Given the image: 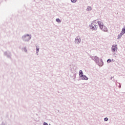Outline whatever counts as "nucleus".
Here are the masks:
<instances>
[{"label":"nucleus","mask_w":125,"mask_h":125,"mask_svg":"<svg viewBox=\"0 0 125 125\" xmlns=\"http://www.w3.org/2000/svg\"><path fill=\"white\" fill-rule=\"evenodd\" d=\"M123 35H124V33H123V32L121 31V32L120 33V34L119 35L122 37V36H123Z\"/></svg>","instance_id":"obj_17"},{"label":"nucleus","mask_w":125,"mask_h":125,"mask_svg":"<svg viewBox=\"0 0 125 125\" xmlns=\"http://www.w3.org/2000/svg\"><path fill=\"white\" fill-rule=\"evenodd\" d=\"M56 22H61V20H60L59 19H56Z\"/></svg>","instance_id":"obj_13"},{"label":"nucleus","mask_w":125,"mask_h":125,"mask_svg":"<svg viewBox=\"0 0 125 125\" xmlns=\"http://www.w3.org/2000/svg\"><path fill=\"white\" fill-rule=\"evenodd\" d=\"M36 54L37 55H39V52L40 51V47H39L37 45H36Z\"/></svg>","instance_id":"obj_8"},{"label":"nucleus","mask_w":125,"mask_h":125,"mask_svg":"<svg viewBox=\"0 0 125 125\" xmlns=\"http://www.w3.org/2000/svg\"><path fill=\"white\" fill-rule=\"evenodd\" d=\"M97 23L99 26L100 29L104 26V24H103V22L101 21H97Z\"/></svg>","instance_id":"obj_7"},{"label":"nucleus","mask_w":125,"mask_h":125,"mask_svg":"<svg viewBox=\"0 0 125 125\" xmlns=\"http://www.w3.org/2000/svg\"><path fill=\"white\" fill-rule=\"evenodd\" d=\"M96 20H94L93 21V22L91 23V25H89V27H91V29L92 31H96L97 30V25L94 24L93 23H96L95 22Z\"/></svg>","instance_id":"obj_2"},{"label":"nucleus","mask_w":125,"mask_h":125,"mask_svg":"<svg viewBox=\"0 0 125 125\" xmlns=\"http://www.w3.org/2000/svg\"><path fill=\"white\" fill-rule=\"evenodd\" d=\"M121 38H122V37L120 35H118V39H121Z\"/></svg>","instance_id":"obj_20"},{"label":"nucleus","mask_w":125,"mask_h":125,"mask_svg":"<svg viewBox=\"0 0 125 125\" xmlns=\"http://www.w3.org/2000/svg\"><path fill=\"white\" fill-rule=\"evenodd\" d=\"M115 83H117V81H116Z\"/></svg>","instance_id":"obj_22"},{"label":"nucleus","mask_w":125,"mask_h":125,"mask_svg":"<svg viewBox=\"0 0 125 125\" xmlns=\"http://www.w3.org/2000/svg\"><path fill=\"white\" fill-rule=\"evenodd\" d=\"M49 125H51L49 124Z\"/></svg>","instance_id":"obj_23"},{"label":"nucleus","mask_w":125,"mask_h":125,"mask_svg":"<svg viewBox=\"0 0 125 125\" xmlns=\"http://www.w3.org/2000/svg\"><path fill=\"white\" fill-rule=\"evenodd\" d=\"M81 80H84L85 81H87V80H88V78H87V77H86V76L83 75L81 77Z\"/></svg>","instance_id":"obj_9"},{"label":"nucleus","mask_w":125,"mask_h":125,"mask_svg":"<svg viewBox=\"0 0 125 125\" xmlns=\"http://www.w3.org/2000/svg\"><path fill=\"white\" fill-rule=\"evenodd\" d=\"M117 49H118V45H115L114 46V45H113L112 46L111 51H112V52H115L116 51V50H117Z\"/></svg>","instance_id":"obj_5"},{"label":"nucleus","mask_w":125,"mask_h":125,"mask_svg":"<svg viewBox=\"0 0 125 125\" xmlns=\"http://www.w3.org/2000/svg\"><path fill=\"white\" fill-rule=\"evenodd\" d=\"M71 2L75 3V2H77V0H71Z\"/></svg>","instance_id":"obj_14"},{"label":"nucleus","mask_w":125,"mask_h":125,"mask_svg":"<svg viewBox=\"0 0 125 125\" xmlns=\"http://www.w3.org/2000/svg\"><path fill=\"white\" fill-rule=\"evenodd\" d=\"M22 39L24 42H28L29 40H31V35H26L22 37Z\"/></svg>","instance_id":"obj_3"},{"label":"nucleus","mask_w":125,"mask_h":125,"mask_svg":"<svg viewBox=\"0 0 125 125\" xmlns=\"http://www.w3.org/2000/svg\"><path fill=\"white\" fill-rule=\"evenodd\" d=\"M79 76L80 78H82L83 76V72L82 70L79 71Z\"/></svg>","instance_id":"obj_10"},{"label":"nucleus","mask_w":125,"mask_h":125,"mask_svg":"<svg viewBox=\"0 0 125 125\" xmlns=\"http://www.w3.org/2000/svg\"><path fill=\"white\" fill-rule=\"evenodd\" d=\"M75 43H77V44H80V43H81V42H82V39L80 36H77L75 38Z\"/></svg>","instance_id":"obj_4"},{"label":"nucleus","mask_w":125,"mask_h":125,"mask_svg":"<svg viewBox=\"0 0 125 125\" xmlns=\"http://www.w3.org/2000/svg\"><path fill=\"white\" fill-rule=\"evenodd\" d=\"M119 83V88H121V87H122L121 83Z\"/></svg>","instance_id":"obj_19"},{"label":"nucleus","mask_w":125,"mask_h":125,"mask_svg":"<svg viewBox=\"0 0 125 125\" xmlns=\"http://www.w3.org/2000/svg\"><path fill=\"white\" fill-rule=\"evenodd\" d=\"M122 33H123V34H125V27L124 28H122V31H121Z\"/></svg>","instance_id":"obj_12"},{"label":"nucleus","mask_w":125,"mask_h":125,"mask_svg":"<svg viewBox=\"0 0 125 125\" xmlns=\"http://www.w3.org/2000/svg\"><path fill=\"white\" fill-rule=\"evenodd\" d=\"M111 61V59H109L107 60V63H110Z\"/></svg>","instance_id":"obj_15"},{"label":"nucleus","mask_w":125,"mask_h":125,"mask_svg":"<svg viewBox=\"0 0 125 125\" xmlns=\"http://www.w3.org/2000/svg\"><path fill=\"white\" fill-rule=\"evenodd\" d=\"M87 11H91L92 8L90 6H88L86 9Z\"/></svg>","instance_id":"obj_11"},{"label":"nucleus","mask_w":125,"mask_h":125,"mask_svg":"<svg viewBox=\"0 0 125 125\" xmlns=\"http://www.w3.org/2000/svg\"><path fill=\"white\" fill-rule=\"evenodd\" d=\"M90 58H91L92 60H93V61H95L98 66H102L103 65V61H102V59H101V62H102V63H100V62H99V58H98V57L90 56Z\"/></svg>","instance_id":"obj_1"},{"label":"nucleus","mask_w":125,"mask_h":125,"mask_svg":"<svg viewBox=\"0 0 125 125\" xmlns=\"http://www.w3.org/2000/svg\"><path fill=\"white\" fill-rule=\"evenodd\" d=\"M104 121L105 122H107V121H108V118H107V117H105V118H104Z\"/></svg>","instance_id":"obj_16"},{"label":"nucleus","mask_w":125,"mask_h":125,"mask_svg":"<svg viewBox=\"0 0 125 125\" xmlns=\"http://www.w3.org/2000/svg\"><path fill=\"white\" fill-rule=\"evenodd\" d=\"M43 125H48V124L47 123H46V122H44V123H43Z\"/></svg>","instance_id":"obj_18"},{"label":"nucleus","mask_w":125,"mask_h":125,"mask_svg":"<svg viewBox=\"0 0 125 125\" xmlns=\"http://www.w3.org/2000/svg\"><path fill=\"white\" fill-rule=\"evenodd\" d=\"M113 78H114V77H111L110 78V80H112V79H113Z\"/></svg>","instance_id":"obj_21"},{"label":"nucleus","mask_w":125,"mask_h":125,"mask_svg":"<svg viewBox=\"0 0 125 125\" xmlns=\"http://www.w3.org/2000/svg\"><path fill=\"white\" fill-rule=\"evenodd\" d=\"M101 30H102V31H103V32H108V28H107V27H106V26H103V27H102V28H100Z\"/></svg>","instance_id":"obj_6"}]
</instances>
